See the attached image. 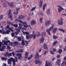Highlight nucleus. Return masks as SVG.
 Returning a JSON list of instances; mask_svg holds the SVG:
<instances>
[{"label":"nucleus","instance_id":"15","mask_svg":"<svg viewBox=\"0 0 66 66\" xmlns=\"http://www.w3.org/2000/svg\"><path fill=\"white\" fill-rule=\"evenodd\" d=\"M35 23H36V21L34 20H33L31 22L30 24L31 25H33V24H35Z\"/></svg>","mask_w":66,"mask_h":66},{"label":"nucleus","instance_id":"30","mask_svg":"<svg viewBox=\"0 0 66 66\" xmlns=\"http://www.w3.org/2000/svg\"><path fill=\"white\" fill-rule=\"evenodd\" d=\"M18 42H14V46H16V45H18Z\"/></svg>","mask_w":66,"mask_h":66},{"label":"nucleus","instance_id":"10","mask_svg":"<svg viewBox=\"0 0 66 66\" xmlns=\"http://www.w3.org/2000/svg\"><path fill=\"white\" fill-rule=\"evenodd\" d=\"M17 56H19L18 58V59L19 60H21L22 58V57L21 56L22 55V54H17Z\"/></svg>","mask_w":66,"mask_h":66},{"label":"nucleus","instance_id":"57","mask_svg":"<svg viewBox=\"0 0 66 66\" xmlns=\"http://www.w3.org/2000/svg\"><path fill=\"white\" fill-rule=\"evenodd\" d=\"M28 54L29 53H28V52H26L25 53V55H28Z\"/></svg>","mask_w":66,"mask_h":66},{"label":"nucleus","instance_id":"7","mask_svg":"<svg viewBox=\"0 0 66 66\" xmlns=\"http://www.w3.org/2000/svg\"><path fill=\"white\" fill-rule=\"evenodd\" d=\"M58 7L57 9L59 12H61L62 10H63V8H62V7L60 6H59Z\"/></svg>","mask_w":66,"mask_h":66},{"label":"nucleus","instance_id":"47","mask_svg":"<svg viewBox=\"0 0 66 66\" xmlns=\"http://www.w3.org/2000/svg\"><path fill=\"white\" fill-rule=\"evenodd\" d=\"M11 35L12 37H14L15 36V34L14 33H12L11 34Z\"/></svg>","mask_w":66,"mask_h":66},{"label":"nucleus","instance_id":"45","mask_svg":"<svg viewBox=\"0 0 66 66\" xmlns=\"http://www.w3.org/2000/svg\"><path fill=\"white\" fill-rule=\"evenodd\" d=\"M20 9V8L19 7H17L16 8V11H19Z\"/></svg>","mask_w":66,"mask_h":66},{"label":"nucleus","instance_id":"46","mask_svg":"<svg viewBox=\"0 0 66 66\" xmlns=\"http://www.w3.org/2000/svg\"><path fill=\"white\" fill-rule=\"evenodd\" d=\"M48 64L47 63V61H46V63H45V66H48Z\"/></svg>","mask_w":66,"mask_h":66},{"label":"nucleus","instance_id":"48","mask_svg":"<svg viewBox=\"0 0 66 66\" xmlns=\"http://www.w3.org/2000/svg\"><path fill=\"white\" fill-rule=\"evenodd\" d=\"M36 9V7H33L31 10V11H34L35 9Z\"/></svg>","mask_w":66,"mask_h":66},{"label":"nucleus","instance_id":"62","mask_svg":"<svg viewBox=\"0 0 66 66\" xmlns=\"http://www.w3.org/2000/svg\"><path fill=\"white\" fill-rule=\"evenodd\" d=\"M46 4H44V5H43V7H46Z\"/></svg>","mask_w":66,"mask_h":66},{"label":"nucleus","instance_id":"38","mask_svg":"<svg viewBox=\"0 0 66 66\" xmlns=\"http://www.w3.org/2000/svg\"><path fill=\"white\" fill-rule=\"evenodd\" d=\"M15 62H18V60L17 59V57L16 56H15Z\"/></svg>","mask_w":66,"mask_h":66},{"label":"nucleus","instance_id":"28","mask_svg":"<svg viewBox=\"0 0 66 66\" xmlns=\"http://www.w3.org/2000/svg\"><path fill=\"white\" fill-rule=\"evenodd\" d=\"M11 25H12V26H14V27H15V28H17L18 27V24H13L12 23V24H11Z\"/></svg>","mask_w":66,"mask_h":66},{"label":"nucleus","instance_id":"39","mask_svg":"<svg viewBox=\"0 0 66 66\" xmlns=\"http://www.w3.org/2000/svg\"><path fill=\"white\" fill-rule=\"evenodd\" d=\"M43 18H41L40 19V22H43Z\"/></svg>","mask_w":66,"mask_h":66},{"label":"nucleus","instance_id":"59","mask_svg":"<svg viewBox=\"0 0 66 66\" xmlns=\"http://www.w3.org/2000/svg\"><path fill=\"white\" fill-rule=\"evenodd\" d=\"M58 30L59 31H61L62 29H61L60 28H59L58 29Z\"/></svg>","mask_w":66,"mask_h":66},{"label":"nucleus","instance_id":"16","mask_svg":"<svg viewBox=\"0 0 66 66\" xmlns=\"http://www.w3.org/2000/svg\"><path fill=\"white\" fill-rule=\"evenodd\" d=\"M44 38H42L40 40V43H43V42L44 41Z\"/></svg>","mask_w":66,"mask_h":66},{"label":"nucleus","instance_id":"37","mask_svg":"<svg viewBox=\"0 0 66 66\" xmlns=\"http://www.w3.org/2000/svg\"><path fill=\"white\" fill-rule=\"evenodd\" d=\"M58 51L59 53H61L62 52V49H59L58 50Z\"/></svg>","mask_w":66,"mask_h":66},{"label":"nucleus","instance_id":"32","mask_svg":"<svg viewBox=\"0 0 66 66\" xmlns=\"http://www.w3.org/2000/svg\"><path fill=\"white\" fill-rule=\"evenodd\" d=\"M57 38H58V37L57 36H56L55 35H54L53 36V38H54V39H57Z\"/></svg>","mask_w":66,"mask_h":66},{"label":"nucleus","instance_id":"36","mask_svg":"<svg viewBox=\"0 0 66 66\" xmlns=\"http://www.w3.org/2000/svg\"><path fill=\"white\" fill-rule=\"evenodd\" d=\"M18 22H19V23H22V22H23V21H22V20H21L19 19H18Z\"/></svg>","mask_w":66,"mask_h":66},{"label":"nucleus","instance_id":"61","mask_svg":"<svg viewBox=\"0 0 66 66\" xmlns=\"http://www.w3.org/2000/svg\"><path fill=\"white\" fill-rule=\"evenodd\" d=\"M20 29H19L17 30H16V31L17 32H20Z\"/></svg>","mask_w":66,"mask_h":66},{"label":"nucleus","instance_id":"35","mask_svg":"<svg viewBox=\"0 0 66 66\" xmlns=\"http://www.w3.org/2000/svg\"><path fill=\"white\" fill-rule=\"evenodd\" d=\"M40 36V34L39 32H37L36 34L37 36Z\"/></svg>","mask_w":66,"mask_h":66},{"label":"nucleus","instance_id":"6","mask_svg":"<svg viewBox=\"0 0 66 66\" xmlns=\"http://www.w3.org/2000/svg\"><path fill=\"white\" fill-rule=\"evenodd\" d=\"M63 18H61L60 19V20L58 21L57 23L58 24L60 25H62V24H63Z\"/></svg>","mask_w":66,"mask_h":66},{"label":"nucleus","instance_id":"2","mask_svg":"<svg viewBox=\"0 0 66 66\" xmlns=\"http://www.w3.org/2000/svg\"><path fill=\"white\" fill-rule=\"evenodd\" d=\"M10 26L9 25H8L7 26H6V28H7L9 30H7L6 31V32H2V30L0 29V33H3V34H5V33H6V34H9V33L10 32V31H11L12 32H13V30L12 29V28H9Z\"/></svg>","mask_w":66,"mask_h":66},{"label":"nucleus","instance_id":"19","mask_svg":"<svg viewBox=\"0 0 66 66\" xmlns=\"http://www.w3.org/2000/svg\"><path fill=\"white\" fill-rule=\"evenodd\" d=\"M46 32H43L42 34V37H45L46 36Z\"/></svg>","mask_w":66,"mask_h":66},{"label":"nucleus","instance_id":"14","mask_svg":"<svg viewBox=\"0 0 66 66\" xmlns=\"http://www.w3.org/2000/svg\"><path fill=\"white\" fill-rule=\"evenodd\" d=\"M21 45L22 46H24L26 44H25L24 40H22Z\"/></svg>","mask_w":66,"mask_h":66},{"label":"nucleus","instance_id":"27","mask_svg":"<svg viewBox=\"0 0 66 66\" xmlns=\"http://www.w3.org/2000/svg\"><path fill=\"white\" fill-rule=\"evenodd\" d=\"M16 52H23V49H21L20 51L19 50L18 51H16Z\"/></svg>","mask_w":66,"mask_h":66},{"label":"nucleus","instance_id":"53","mask_svg":"<svg viewBox=\"0 0 66 66\" xmlns=\"http://www.w3.org/2000/svg\"><path fill=\"white\" fill-rule=\"evenodd\" d=\"M3 7H6V5L5 4H3Z\"/></svg>","mask_w":66,"mask_h":66},{"label":"nucleus","instance_id":"34","mask_svg":"<svg viewBox=\"0 0 66 66\" xmlns=\"http://www.w3.org/2000/svg\"><path fill=\"white\" fill-rule=\"evenodd\" d=\"M3 18V15H1L0 16V20H2Z\"/></svg>","mask_w":66,"mask_h":66},{"label":"nucleus","instance_id":"13","mask_svg":"<svg viewBox=\"0 0 66 66\" xmlns=\"http://www.w3.org/2000/svg\"><path fill=\"white\" fill-rule=\"evenodd\" d=\"M39 57V54L38 52H37L36 53V55L35 56V59H37Z\"/></svg>","mask_w":66,"mask_h":66},{"label":"nucleus","instance_id":"64","mask_svg":"<svg viewBox=\"0 0 66 66\" xmlns=\"http://www.w3.org/2000/svg\"><path fill=\"white\" fill-rule=\"evenodd\" d=\"M64 60H66V56H65L64 58Z\"/></svg>","mask_w":66,"mask_h":66},{"label":"nucleus","instance_id":"4","mask_svg":"<svg viewBox=\"0 0 66 66\" xmlns=\"http://www.w3.org/2000/svg\"><path fill=\"white\" fill-rule=\"evenodd\" d=\"M53 26V25L51 27L49 28V29H47L46 30V31L48 33L49 35H50V31H52V30H53V28H54Z\"/></svg>","mask_w":66,"mask_h":66},{"label":"nucleus","instance_id":"40","mask_svg":"<svg viewBox=\"0 0 66 66\" xmlns=\"http://www.w3.org/2000/svg\"><path fill=\"white\" fill-rule=\"evenodd\" d=\"M39 4H43V0H41L39 1Z\"/></svg>","mask_w":66,"mask_h":66},{"label":"nucleus","instance_id":"17","mask_svg":"<svg viewBox=\"0 0 66 66\" xmlns=\"http://www.w3.org/2000/svg\"><path fill=\"white\" fill-rule=\"evenodd\" d=\"M23 34H24V35H26H26H29V32H24L22 31Z\"/></svg>","mask_w":66,"mask_h":66},{"label":"nucleus","instance_id":"29","mask_svg":"<svg viewBox=\"0 0 66 66\" xmlns=\"http://www.w3.org/2000/svg\"><path fill=\"white\" fill-rule=\"evenodd\" d=\"M18 39L19 42V41H21V37H18Z\"/></svg>","mask_w":66,"mask_h":66},{"label":"nucleus","instance_id":"41","mask_svg":"<svg viewBox=\"0 0 66 66\" xmlns=\"http://www.w3.org/2000/svg\"><path fill=\"white\" fill-rule=\"evenodd\" d=\"M50 53L52 54H54V52H53L52 51H50Z\"/></svg>","mask_w":66,"mask_h":66},{"label":"nucleus","instance_id":"5","mask_svg":"<svg viewBox=\"0 0 66 66\" xmlns=\"http://www.w3.org/2000/svg\"><path fill=\"white\" fill-rule=\"evenodd\" d=\"M7 15H8L9 17L10 18H11V20H13V18H12V13H11V11L9 10L8 12H7Z\"/></svg>","mask_w":66,"mask_h":66},{"label":"nucleus","instance_id":"22","mask_svg":"<svg viewBox=\"0 0 66 66\" xmlns=\"http://www.w3.org/2000/svg\"><path fill=\"white\" fill-rule=\"evenodd\" d=\"M57 31V28H55L54 30L53 31V33H55Z\"/></svg>","mask_w":66,"mask_h":66},{"label":"nucleus","instance_id":"23","mask_svg":"<svg viewBox=\"0 0 66 66\" xmlns=\"http://www.w3.org/2000/svg\"><path fill=\"white\" fill-rule=\"evenodd\" d=\"M50 10L47 9L46 11V13L47 14H50Z\"/></svg>","mask_w":66,"mask_h":66},{"label":"nucleus","instance_id":"24","mask_svg":"<svg viewBox=\"0 0 66 66\" xmlns=\"http://www.w3.org/2000/svg\"><path fill=\"white\" fill-rule=\"evenodd\" d=\"M35 64H38V63H39V60H35Z\"/></svg>","mask_w":66,"mask_h":66},{"label":"nucleus","instance_id":"1","mask_svg":"<svg viewBox=\"0 0 66 66\" xmlns=\"http://www.w3.org/2000/svg\"><path fill=\"white\" fill-rule=\"evenodd\" d=\"M2 43H4V44L3 45V48H0V50L1 51H4V48L5 47V45H7V44L9 43V45H10V46H12L13 45V43H11L10 42V41L9 40H8L7 41V42L6 41H5V40H2ZM2 43L0 42V48L1 47V45H2Z\"/></svg>","mask_w":66,"mask_h":66},{"label":"nucleus","instance_id":"42","mask_svg":"<svg viewBox=\"0 0 66 66\" xmlns=\"http://www.w3.org/2000/svg\"><path fill=\"white\" fill-rule=\"evenodd\" d=\"M60 61H61V60H60V59H58L57 62V64H59V62H60Z\"/></svg>","mask_w":66,"mask_h":66},{"label":"nucleus","instance_id":"50","mask_svg":"<svg viewBox=\"0 0 66 66\" xmlns=\"http://www.w3.org/2000/svg\"><path fill=\"white\" fill-rule=\"evenodd\" d=\"M47 52H48V51H45L44 53V54H46Z\"/></svg>","mask_w":66,"mask_h":66},{"label":"nucleus","instance_id":"21","mask_svg":"<svg viewBox=\"0 0 66 66\" xmlns=\"http://www.w3.org/2000/svg\"><path fill=\"white\" fill-rule=\"evenodd\" d=\"M33 55H31L29 57H28V60H31V59Z\"/></svg>","mask_w":66,"mask_h":66},{"label":"nucleus","instance_id":"51","mask_svg":"<svg viewBox=\"0 0 66 66\" xmlns=\"http://www.w3.org/2000/svg\"><path fill=\"white\" fill-rule=\"evenodd\" d=\"M31 19V18L30 17H29L27 18V20H28V21H29V20H30V19Z\"/></svg>","mask_w":66,"mask_h":66},{"label":"nucleus","instance_id":"58","mask_svg":"<svg viewBox=\"0 0 66 66\" xmlns=\"http://www.w3.org/2000/svg\"><path fill=\"white\" fill-rule=\"evenodd\" d=\"M12 53V54L13 56H15V53H14V52H13Z\"/></svg>","mask_w":66,"mask_h":66},{"label":"nucleus","instance_id":"26","mask_svg":"<svg viewBox=\"0 0 66 66\" xmlns=\"http://www.w3.org/2000/svg\"><path fill=\"white\" fill-rule=\"evenodd\" d=\"M8 4L10 6H13V5L14 4V3L13 2H11L10 3H9Z\"/></svg>","mask_w":66,"mask_h":66},{"label":"nucleus","instance_id":"44","mask_svg":"<svg viewBox=\"0 0 66 66\" xmlns=\"http://www.w3.org/2000/svg\"><path fill=\"white\" fill-rule=\"evenodd\" d=\"M7 23H8L9 24H10L11 25V24H12V23H11L9 21H7Z\"/></svg>","mask_w":66,"mask_h":66},{"label":"nucleus","instance_id":"63","mask_svg":"<svg viewBox=\"0 0 66 66\" xmlns=\"http://www.w3.org/2000/svg\"><path fill=\"white\" fill-rule=\"evenodd\" d=\"M64 51H66V46H65V47H64Z\"/></svg>","mask_w":66,"mask_h":66},{"label":"nucleus","instance_id":"9","mask_svg":"<svg viewBox=\"0 0 66 66\" xmlns=\"http://www.w3.org/2000/svg\"><path fill=\"white\" fill-rule=\"evenodd\" d=\"M18 19H24V17L22 15H21L18 17Z\"/></svg>","mask_w":66,"mask_h":66},{"label":"nucleus","instance_id":"54","mask_svg":"<svg viewBox=\"0 0 66 66\" xmlns=\"http://www.w3.org/2000/svg\"><path fill=\"white\" fill-rule=\"evenodd\" d=\"M36 38V34H34V39H35Z\"/></svg>","mask_w":66,"mask_h":66},{"label":"nucleus","instance_id":"49","mask_svg":"<svg viewBox=\"0 0 66 66\" xmlns=\"http://www.w3.org/2000/svg\"><path fill=\"white\" fill-rule=\"evenodd\" d=\"M43 5V4H39V7H42V5Z\"/></svg>","mask_w":66,"mask_h":66},{"label":"nucleus","instance_id":"18","mask_svg":"<svg viewBox=\"0 0 66 66\" xmlns=\"http://www.w3.org/2000/svg\"><path fill=\"white\" fill-rule=\"evenodd\" d=\"M43 47L45 49H48V47H47V44H44Z\"/></svg>","mask_w":66,"mask_h":66},{"label":"nucleus","instance_id":"25","mask_svg":"<svg viewBox=\"0 0 66 66\" xmlns=\"http://www.w3.org/2000/svg\"><path fill=\"white\" fill-rule=\"evenodd\" d=\"M57 43V41H55L53 43V46H55V45H56Z\"/></svg>","mask_w":66,"mask_h":66},{"label":"nucleus","instance_id":"31","mask_svg":"<svg viewBox=\"0 0 66 66\" xmlns=\"http://www.w3.org/2000/svg\"><path fill=\"white\" fill-rule=\"evenodd\" d=\"M18 12L17 11H14L13 14H15V15H17L18 14Z\"/></svg>","mask_w":66,"mask_h":66},{"label":"nucleus","instance_id":"56","mask_svg":"<svg viewBox=\"0 0 66 66\" xmlns=\"http://www.w3.org/2000/svg\"><path fill=\"white\" fill-rule=\"evenodd\" d=\"M19 25L20 27H22V25L20 23H19Z\"/></svg>","mask_w":66,"mask_h":66},{"label":"nucleus","instance_id":"52","mask_svg":"<svg viewBox=\"0 0 66 66\" xmlns=\"http://www.w3.org/2000/svg\"><path fill=\"white\" fill-rule=\"evenodd\" d=\"M12 53H8V56H12Z\"/></svg>","mask_w":66,"mask_h":66},{"label":"nucleus","instance_id":"60","mask_svg":"<svg viewBox=\"0 0 66 66\" xmlns=\"http://www.w3.org/2000/svg\"><path fill=\"white\" fill-rule=\"evenodd\" d=\"M41 15L42 16H44V13L42 12H41Z\"/></svg>","mask_w":66,"mask_h":66},{"label":"nucleus","instance_id":"33","mask_svg":"<svg viewBox=\"0 0 66 66\" xmlns=\"http://www.w3.org/2000/svg\"><path fill=\"white\" fill-rule=\"evenodd\" d=\"M4 55L5 56H9V52H7L6 53H5L4 54Z\"/></svg>","mask_w":66,"mask_h":66},{"label":"nucleus","instance_id":"20","mask_svg":"<svg viewBox=\"0 0 66 66\" xmlns=\"http://www.w3.org/2000/svg\"><path fill=\"white\" fill-rule=\"evenodd\" d=\"M53 64V63H52V62H48V64L49 66H52Z\"/></svg>","mask_w":66,"mask_h":66},{"label":"nucleus","instance_id":"12","mask_svg":"<svg viewBox=\"0 0 66 66\" xmlns=\"http://www.w3.org/2000/svg\"><path fill=\"white\" fill-rule=\"evenodd\" d=\"M33 35H29V36L28 35L26 36V39H29V38H31L33 36Z\"/></svg>","mask_w":66,"mask_h":66},{"label":"nucleus","instance_id":"55","mask_svg":"<svg viewBox=\"0 0 66 66\" xmlns=\"http://www.w3.org/2000/svg\"><path fill=\"white\" fill-rule=\"evenodd\" d=\"M53 50L54 52H55V51H56V49H55L54 48L53 49Z\"/></svg>","mask_w":66,"mask_h":66},{"label":"nucleus","instance_id":"43","mask_svg":"<svg viewBox=\"0 0 66 66\" xmlns=\"http://www.w3.org/2000/svg\"><path fill=\"white\" fill-rule=\"evenodd\" d=\"M6 59L4 57L2 58V61H4V60H6Z\"/></svg>","mask_w":66,"mask_h":66},{"label":"nucleus","instance_id":"8","mask_svg":"<svg viewBox=\"0 0 66 66\" xmlns=\"http://www.w3.org/2000/svg\"><path fill=\"white\" fill-rule=\"evenodd\" d=\"M22 24L25 28H27L29 27V25L27 24V23L26 22H23Z\"/></svg>","mask_w":66,"mask_h":66},{"label":"nucleus","instance_id":"11","mask_svg":"<svg viewBox=\"0 0 66 66\" xmlns=\"http://www.w3.org/2000/svg\"><path fill=\"white\" fill-rule=\"evenodd\" d=\"M51 21H47L45 23V25L46 26H48L50 24Z\"/></svg>","mask_w":66,"mask_h":66},{"label":"nucleus","instance_id":"3","mask_svg":"<svg viewBox=\"0 0 66 66\" xmlns=\"http://www.w3.org/2000/svg\"><path fill=\"white\" fill-rule=\"evenodd\" d=\"M10 59H8V61H7V62L8 64H9V65H11V62H12V60L14 66H15V60L11 57H10Z\"/></svg>","mask_w":66,"mask_h":66}]
</instances>
